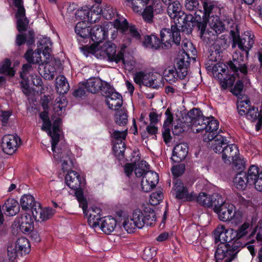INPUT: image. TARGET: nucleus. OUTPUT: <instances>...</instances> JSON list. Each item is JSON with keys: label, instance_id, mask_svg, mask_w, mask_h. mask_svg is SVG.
Instances as JSON below:
<instances>
[{"label": "nucleus", "instance_id": "nucleus-1", "mask_svg": "<svg viewBox=\"0 0 262 262\" xmlns=\"http://www.w3.org/2000/svg\"><path fill=\"white\" fill-rule=\"evenodd\" d=\"M39 116L43 121L41 129L47 132L51 138L52 150L53 152L54 159L62 163L61 168L63 172L68 171L70 168L68 161L70 160L71 154L69 148L66 146L62 148L56 147L60 138L61 119L59 118L56 119L52 125L47 112L44 111L41 112Z\"/></svg>", "mask_w": 262, "mask_h": 262}, {"label": "nucleus", "instance_id": "nucleus-2", "mask_svg": "<svg viewBox=\"0 0 262 262\" xmlns=\"http://www.w3.org/2000/svg\"><path fill=\"white\" fill-rule=\"evenodd\" d=\"M87 216L88 222L93 228H99L105 234L113 232L117 225L116 220L111 216L101 217V209L98 207L90 208Z\"/></svg>", "mask_w": 262, "mask_h": 262}, {"label": "nucleus", "instance_id": "nucleus-3", "mask_svg": "<svg viewBox=\"0 0 262 262\" xmlns=\"http://www.w3.org/2000/svg\"><path fill=\"white\" fill-rule=\"evenodd\" d=\"M190 127L193 132L202 133L205 142H209L212 139L213 132L218 130L219 123L214 118L205 117L202 115L193 122Z\"/></svg>", "mask_w": 262, "mask_h": 262}, {"label": "nucleus", "instance_id": "nucleus-4", "mask_svg": "<svg viewBox=\"0 0 262 262\" xmlns=\"http://www.w3.org/2000/svg\"><path fill=\"white\" fill-rule=\"evenodd\" d=\"M132 221L137 228H142L145 225L152 226L156 223V215L154 210L149 206H145L143 210L136 209L133 211Z\"/></svg>", "mask_w": 262, "mask_h": 262}, {"label": "nucleus", "instance_id": "nucleus-5", "mask_svg": "<svg viewBox=\"0 0 262 262\" xmlns=\"http://www.w3.org/2000/svg\"><path fill=\"white\" fill-rule=\"evenodd\" d=\"M207 69L211 70L213 76L217 78L224 89L231 87L235 81V77L228 74V67L223 62L211 63Z\"/></svg>", "mask_w": 262, "mask_h": 262}, {"label": "nucleus", "instance_id": "nucleus-6", "mask_svg": "<svg viewBox=\"0 0 262 262\" xmlns=\"http://www.w3.org/2000/svg\"><path fill=\"white\" fill-rule=\"evenodd\" d=\"M242 247V243L236 242L234 244L220 243L214 254L216 262L224 259V262H231L236 257Z\"/></svg>", "mask_w": 262, "mask_h": 262}, {"label": "nucleus", "instance_id": "nucleus-7", "mask_svg": "<svg viewBox=\"0 0 262 262\" xmlns=\"http://www.w3.org/2000/svg\"><path fill=\"white\" fill-rule=\"evenodd\" d=\"M116 48L114 44L106 42L96 51V56L98 58L106 59L111 62L118 63L121 60L123 61V53L119 52L116 54Z\"/></svg>", "mask_w": 262, "mask_h": 262}, {"label": "nucleus", "instance_id": "nucleus-8", "mask_svg": "<svg viewBox=\"0 0 262 262\" xmlns=\"http://www.w3.org/2000/svg\"><path fill=\"white\" fill-rule=\"evenodd\" d=\"M161 42L166 48L171 46V43L179 45L180 43V32L177 26L172 25L171 29L164 28L160 31Z\"/></svg>", "mask_w": 262, "mask_h": 262}, {"label": "nucleus", "instance_id": "nucleus-9", "mask_svg": "<svg viewBox=\"0 0 262 262\" xmlns=\"http://www.w3.org/2000/svg\"><path fill=\"white\" fill-rule=\"evenodd\" d=\"M217 199L218 201L213 208V210L217 214L221 221L227 222L231 219V215L235 207L233 205L225 202L222 196H217Z\"/></svg>", "mask_w": 262, "mask_h": 262}, {"label": "nucleus", "instance_id": "nucleus-10", "mask_svg": "<svg viewBox=\"0 0 262 262\" xmlns=\"http://www.w3.org/2000/svg\"><path fill=\"white\" fill-rule=\"evenodd\" d=\"M115 28L121 30L124 34L128 35L130 38L134 41H140L141 34L139 30L135 26H128L126 19L119 17L116 18L113 23Z\"/></svg>", "mask_w": 262, "mask_h": 262}, {"label": "nucleus", "instance_id": "nucleus-11", "mask_svg": "<svg viewBox=\"0 0 262 262\" xmlns=\"http://www.w3.org/2000/svg\"><path fill=\"white\" fill-rule=\"evenodd\" d=\"M175 196L178 200L184 202H193L195 200L196 193L191 190L189 187L184 186L183 183L177 180L174 184L173 188Z\"/></svg>", "mask_w": 262, "mask_h": 262}, {"label": "nucleus", "instance_id": "nucleus-12", "mask_svg": "<svg viewBox=\"0 0 262 262\" xmlns=\"http://www.w3.org/2000/svg\"><path fill=\"white\" fill-rule=\"evenodd\" d=\"M20 144V138L16 135H6L2 139L3 150L7 155L13 154Z\"/></svg>", "mask_w": 262, "mask_h": 262}, {"label": "nucleus", "instance_id": "nucleus-13", "mask_svg": "<svg viewBox=\"0 0 262 262\" xmlns=\"http://www.w3.org/2000/svg\"><path fill=\"white\" fill-rule=\"evenodd\" d=\"M247 58L241 53H235L233 55L232 60L228 63L229 67L235 73L239 72L243 75H246L248 73Z\"/></svg>", "mask_w": 262, "mask_h": 262}, {"label": "nucleus", "instance_id": "nucleus-14", "mask_svg": "<svg viewBox=\"0 0 262 262\" xmlns=\"http://www.w3.org/2000/svg\"><path fill=\"white\" fill-rule=\"evenodd\" d=\"M159 181L158 174L153 171H148L143 177L141 181L142 190L147 192L151 191L157 184Z\"/></svg>", "mask_w": 262, "mask_h": 262}, {"label": "nucleus", "instance_id": "nucleus-15", "mask_svg": "<svg viewBox=\"0 0 262 262\" xmlns=\"http://www.w3.org/2000/svg\"><path fill=\"white\" fill-rule=\"evenodd\" d=\"M254 35L250 32H245L236 41L238 48L242 51H245L247 57L249 55V51L251 49L254 43Z\"/></svg>", "mask_w": 262, "mask_h": 262}, {"label": "nucleus", "instance_id": "nucleus-16", "mask_svg": "<svg viewBox=\"0 0 262 262\" xmlns=\"http://www.w3.org/2000/svg\"><path fill=\"white\" fill-rule=\"evenodd\" d=\"M249 176L255 189L262 191V170L260 171L258 166L252 165L249 168Z\"/></svg>", "mask_w": 262, "mask_h": 262}, {"label": "nucleus", "instance_id": "nucleus-17", "mask_svg": "<svg viewBox=\"0 0 262 262\" xmlns=\"http://www.w3.org/2000/svg\"><path fill=\"white\" fill-rule=\"evenodd\" d=\"M190 59V57L188 54L181 53L176 60L174 68L180 73L181 77H185L187 74Z\"/></svg>", "mask_w": 262, "mask_h": 262}, {"label": "nucleus", "instance_id": "nucleus-18", "mask_svg": "<svg viewBox=\"0 0 262 262\" xmlns=\"http://www.w3.org/2000/svg\"><path fill=\"white\" fill-rule=\"evenodd\" d=\"M110 133L112 134V137L118 140H121L120 143H117L113 146V150L118 156H123L125 150V144L122 141L124 140L127 135L126 130L124 131H118L112 129Z\"/></svg>", "mask_w": 262, "mask_h": 262}, {"label": "nucleus", "instance_id": "nucleus-19", "mask_svg": "<svg viewBox=\"0 0 262 262\" xmlns=\"http://www.w3.org/2000/svg\"><path fill=\"white\" fill-rule=\"evenodd\" d=\"M107 31L104 27L95 25L91 29L90 37L96 43H99L107 37Z\"/></svg>", "mask_w": 262, "mask_h": 262}, {"label": "nucleus", "instance_id": "nucleus-20", "mask_svg": "<svg viewBox=\"0 0 262 262\" xmlns=\"http://www.w3.org/2000/svg\"><path fill=\"white\" fill-rule=\"evenodd\" d=\"M233 185L239 191L245 190L247 186V184H252V182L250 181L249 176V170L247 173L245 171H241L237 173L233 179Z\"/></svg>", "mask_w": 262, "mask_h": 262}, {"label": "nucleus", "instance_id": "nucleus-21", "mask_svg": "<svg viewBox=\"0 0 262 262\" xmlns=\"http://www.w3.org/2000/svg\"><path fill=\"white\" fill-rule=\"evenodd\" d=\"M217 196L221 195L218 194L210 195L205 192H200L198 196L196 195L195 200L200 205L203 206L207 207L213 206L214 207L218 201Z\"/></svg>", "mask_w": 262, "mask_h": 262}, {"label": "nucleus", "instance_id": "nucleus-22", "mask_svg": "<svg viewBox=\"0 0 262 262\" xmlns=\"http://www.w3.org/2000/svg\"><path fill=\"white\" fill-rule=\"evenodd\" d=\"M188 148L186 144H179L173 149L171 160L175 163H180L184 160L188 154Z\"/></svg>", "mask_w": 262, "mask_h": 262}, {"label": "nucleus", "instance_id": "nucleus-23", "mask_svg": "<svg viewBox=\"0 0 262 262\" xmlns=\"http://www.w3.org/2000/svg\"><path fill=\"white\" fill-rule=\"evenodd\" d=\"M167 12L170 18L174 19L175 24H180V18L185 14L181 11V5L178 1H175L171 4L169 3Z\"/></svg>", "mask_w": 262, "mask_h": 262}, {"label": "nucleus", "instance_id": "nucleus-24", "mask_svg": "<svg viewBox=\"0 0 262 262\" xmlns=\"http://www.w3.org/2000/svg\"><path fill=\"white\" fill-rule=\"evenodd\" d=\"M18 224L20 230L23 233L32 231L34 228V222L30 214L25 213L18 219Z\"/></svg>", "mask_w": 262, "mask_h": 262}, {"label": "nucleus", "instance_id": "nucleus-25", "mask_svg": "<svg viewBox=\"0 0 262 262\" xmlns=\"http://www.w3.org/2000/svg\"><path fill=\"white\" fill-rule=\"evenodd\" d=\"M217 130L213 132L212 139L209 141H212V148L214 152L222 153L224 148L223 145H226L229 141L226 137L220 135Z\"/></svg>", "mask_w": 262, "mask_h": 262}, {"label": "nucleus", "instance_id": "nucleus-26", "mask_svg": "<svg viewBox=\"0 0 262 262\" xmlns=\"http://www.w3.org/2000/svg\"><path fill=\"white\" fill-rule=\"evenodd\" d=\"M239 155L237 145L231 144L224 147L222 152V159L225 163L230 164L231 161Z\"/></svg>", "mask_w": 262, "mask_h": 262}, {"label": "nucleus", "instance_id": "nucleus-27", "mask_svg": "<svg viewBox=\"0 0 262 262\" xmlns=\"http://www.w3.org/2000/svg\"><path fill=\"white\" fill-rule=\"evenodd\" d=\"M201 3L202 9L200 13L203 18H209L211 13H215L219 10L216 3L211 0H201Z\"/></svg>", "mask_w": 262, "mask_h": 262}, {"label": "nucleus", "instance_id": "nucleus-28", "mask_svg": "<svg viewBox=\"0 0 262 262\" xmlns=\"http://www.w3.org/2000/svg\"><path fill=\"white\" fill-rule=\"evenodd\" d=\"M84 88L87 92L95 94L102 89L104 81L99 78H90L86 81L83 82Z\"/></svg>", "mask_w": 262, "mask_h": 262}, {"label": "nucleus", "instance_id": "nucleus-29", "mask_svg": "<svg viewBox=\"0 0 262 262\" xmlns=\"http://www.w3.org/2000/svg\"><path fill=\"white\" fill-rule=\"evenodd\" d=\"M36 208H34V211H33V217L36 221H46L49 219L53 214L52 209L45 208L41 207L40 204H37Z\"/></svg>", "mask_w": 262, "mask_h": 262}, {"label": "nucleus", "instance_id": "nucleus-30", "mask_svg": "<svg viewBox=\"0 0 262 262\" xmlns=\"http://www.w3.org/2000/svg\"><path fill=\"white\" fill-rule=\"evenodd\" d=\"M37 204L39 203L35 200L33 195L28 194L23 195L20 199V205L21 209L25 211L31 210L32 214L34 211V208H36Z\"/></svg>", "mask_w": 262, "mask_h": 262}, {"label": "nucleus", "instance_id": "nucleus-31", "mask_svg": "<svg viewBox=\"0 0 262 262\" xmlns=\"http://www.w3.org/2000/svg\"><path fill=\"white\" fill-rule=\"evenodd\" d=\"M67 185L71 189L78 188L82 184L80 176L75 171L68 172L65 177Z\"/></svg>", "mask_w": 262, "mask_h": 262}, {"label": "nucleus", "instance_id": "nucleus-32", "mask_svg": "<svg viewBox=\"0 0 262 262\" xmlns=\"http://www.w3.org/2000/svg\"><path fill=\"white\" fill-rule=\"evenodd\" d=\"M75 31L78 36V39L80 41H83L90 37L91 29L84 21H79L76 24Z\"/></svg>", "mask_w": 262, "mask_h": 262}, {"label": "nucleus", "instance_id": "nucleus-33", "mask_svg": "<svg viewBox=\"0 0 262 262\" xmlns=\"http://www.w3.org/2000/svg\"><path fill=\"white\" fill-rule=\"evenodd\" d=\"M121 95L118 92L114 93L106 98V103L110 109L117 111L122 105Z\"/></svg>", "mask_w": 262, "mask_h": 262}, {"label": "nucleus", "instance_id": "nucleus-34", "mask_svg": "<svg viewBox=\"0 0 262 262\" xmlns=\"http://www.w3.org/2000/svg\"><path fill=\"white\" fill-rule=\"evenodd\" d=\"M3 210L8 216L15 215L19 210L18 203L13 199H9L3 205Z\"/></svg>", "mask_w": 262, "mask_h": 262}, {"label": "nucleus", "instance_id": "nucleus-35", "mask_svg": "<svg viewBox=\"0 0 262 262\" xmlns=\"http://www.w3.org/2000/svg\"><path fill=\"white\" fill-rule=\"evenodd\" d=\"M209 26L216 34H221L225 29L223 23L217 15H211L208 18Z\"/></svg>", "mask_w": 262, "mask_h": 262}, {"label": "nucleus", "instance_id": "nucleus-36", "mask_svg": "<svg viewBox=\"0 0 262 262\" xmlns=\"http://www.w3.org/2000/svg\"><path fill=\"white\" fill-rule=\"evenodd\" d=\"M25 42L27 45H31L34 42V32L33 30H29L27 33L18 34L16 37V44L20 46Z\"/></svg>", "mask_w": 262, "mask_h": 262}, {"label": "nucleus", "instance_id": "nucleus-37", "mask_svg": "<svg viewBox=\"0 0 262 262\" xmlns=\"http://www.w3.org/2000/svg\"><path fill=\"white\" fill-rule=\"evenodd\" d=\"M74 190H75V195L79 203V207L82 208L84 214L87 216L90 213V212H89L90 209L88 210H87L88 203L86 198L83 195V190L80 186Z\"/></svg>", "mask_w": 262, "mask_h": 262}, {"label": "nucleus", "instance_id": "nucleus-38", "mask_svg": "<svg viewBox=\"0 0 262 262\" xmlns=\"http://www.w3.org/2000/svg\"><path fill=\"white\" fill-rule=\"evenodd\" d=\"M20 255L26 254L30 251V245L28 239L24 237L17 239L14 246Z\"/></svg>", "mask_w": 262, "mask_h": 262}, {"label": "nucleus", "instance_id": "nucleus-39", "mask_svg": "<svg viewBox=\"0 0 262 262\" xmlns=\"http://www.w3.org/2000/svg\"><path fill=\"white\" fill-rule=\"evenodd\" d=\"M52 42L50 38L43 37L39 41V45L40 51L42 50V54L46 59H49L51 56Z\"/></svg>", "mask_w": 262, "mask_h": 262}, {"label": "nucleus", "instance_id": "nucleus-40", "mask_svg": "<svg viewBox=\"0 0 262 262\" xmlns=\"http://www.w3.org/2000/svg\"><path fill=\"white\" fill-rule=\"evenodd\" d=\"M56 91L60 94L68 92L70 89L69 84L67 78L63 75H59L56 78Z\"/></svg>", "mask_w": 262, "mask_h": 262}, {"label": "nucleus", "instance_id": "nucleus-41", "mask_svg": "<svg viewBox=\"0 0 262 262\" xmlns=\"http://www.w3.org/2000/svg\"><path fill=\"white\" fill-rule=\"evenodd\" d=\"M41 51L36 49L34 52L32 50H28L25 54V58L30 63H39L41 60Z\"/></svg>", "mask_w": 262, "mask_h": 262}, {"label": "nucleus", "instance_id": "nucleus-42", "mask_svg": "<svg viewBox=\"0 0 262 262\" xmlns=\"http://www.w3.org/2000/svg\"><path fill=\"white\" fill-rule=\"evenodd\" d=\"M88 21L90 23H95L99 21L101 14L102 10L100 5H95L91 9H89Z\"/></svg>", "mask_w": 262, "mask_h": 262}, {"label": "nucleus", "instance_id": "nucleus-43", "mask_svg": "<svg viewBox=\"0 0 262 262\" xmlns=\"http://www.w3.org/2000/svg\"><path fill=\"white\" fill-rule=\"evenodd\" d=\"M202 115V113L200 109L194 108L191 110L185 117L186 126L190 127L193 122Z\"/></svg>", "mask_w": 262, "mask_h": 262}, {"label": "nucleus", "instance_id": "nucleus-44", "mask_svg": "<svg viewBox=\"0 0 262 262\" xmlns=\"http://www.w3.org/2000/svg\"><path fill=\"white\" fill-rule=\"evenodd\" d=\"M201 31V37L202 39L207 42H210L211 41L215 39V35L212 34V37L208 36L209 33L206 32V23L204 21H196V25Z\"/></svg>", "mask_w": 262, "mask_h": 262}, {"label": "nucleus", "instance_id": "nucleus-45", "mask_svg": "<svg viewBox=\"0 0 262 262\" xmlns=\"http://www.w3.org/2000/svg\"><path fill=\"white\" fill-rule=\"evenodd\" d=\"M213 233L215 243L220 242L221 243H226V229L224 225H219L214 230Z\"/></svg>", "mask_w": 262, "mask_h": 262}, {"label": "nucleus", "instance_id": "nucleus-46", "mask_svg": "<svg viewBox=\"0 0 262 262\" xmlns=\"http://www.w3.org/2000/svg\"><path fill=\"white\" fill-rule=\"evenodd\" d=\"M15 17L17 18V29L19 32L21 33L26 31L29 25V20L26 17L25 11H24L23 14L18 15V12H16Z\"/></svg>", "mask_w": 262, "mask_h": 262}, {"label": "nucleus", "instance_id": "nucleus-47", "mask_svg": "<svg viewBox=\"0 0 262 262\" xmlns=\"http://www.w3.org/2000/svg\"><path fill=\"white\" fill-rule=\"evenodd\" d=\"M185 234L188 239V243H192L197 241L200 232L197 226L192 225L186 230Z\"/></svg>", "mask_w": 262, "mask_h": 262}, {"label": "nucleus", "instance_id": "nucleus-48", "mask_svg": "<svg viewBox=\"0 0 262 262\" xmlns=\"http://www.w3.org/2000/svg\"><path fill=\"white\" fill-rule=\"evenodd\" d=\"M160 40L155 35H147L145 37L144 45L147 47L157 49L160 47Z\"/></svg>", "mask_w": 262, "mask_h": 262}, {"label": "nucleus", "instance_id": "nucleus-49", "mask_svg": "<svg viewBox=\"0 0 262 262\" xmlns=\"http://www.w3.org/2000/svg\"><path fill=\"white\" fill-rule=\"evenodd\" d=\"M180 73L174 67L168 71L165 70V78L169 83L176 82L178 78L183 79L185 77H181L180 75Z\"/></svg>", "mask_w": 262, "mask_h": 262}, {"label": "nucleus", "instance_id": "nucleus-50", "mask_svg": "<svg viewBox=\"0 0 262 262\" xmlns=\"http://www.w3.org/2000/svg\"><path fill=\"white\" fill-rule=\"evenodd\" d=\"M115 116V122L119 126H125L128 122L127 111L124 109L116 111Z\"/></svg>", "mask_w": 262, "mask_h": 262}, {"label": "nucleus", "instance_id": "nucleus-51", "mask_svg": "<svg viewBox=\"0 0 262 262\" xmlns=\"http://www.w3.org/2000/svg\"><path fill=\"white\" fill-rule=\"evenodd\" d=\"M251 102L249 99L238 100L237 102V109L238 114L241 116L245 115L247 112L250 109Z\"/></svg>", "mask_w": 262, "mask_h": 262}, {"label": "nucleus", "instance_id": "nucleus-52", "mask_svg": "<svg viewBox=\"0 0 262 262\" xmlns=\"http://www.w3.org/2000/svg\"><path fill=\"white\" fill-rule=\"evenodd\" d=\"M100 7L102 10V16L106 19H111L115 16L116 11L111 6L106 4H103Z\"/></svg>", "mask_w": 262, "mask_h": 262}, {"label": "nucleus", "instance_id": "nucleus-53", "mask_svg": "<svg viewBox=\"0 0 262 262\" xmlns=\"http://www.w3.org/2000/svg\"><path fill=\"white\" fill-rule=\"evenodd\" d=\"M182 52L181 53H186L188 55H194L196 52L195 48L193 44L187 39L183 40L182 42Z\"/></svg>", "mask_w": 262, "mask_h": 262}, {"label": "nucleus", "instance_id": "nucleus-54", "mask_svg": "<svg viewBox=\"0 0 262 262\" xmlns=\"http://www.w3.org/2000/svg\"><path fill=\"white\" fill-rule=\"evenodd\" d=\"M130 3L133 11L137 13H141L144 6L149 0H127Z\"/></svg>", "mask_w": 262, "mask_h": 262}, {"label": "nucleus", "instance_id": "nucleus-55", "mask_svg": "<svg viewBox=\"0 0 262 262\" xmlns=\"http://www.w3.org/2000/svg\"><path fill=\"white\" fill-rule=\"evenodd\" d=\"M67 105V101L64 96H60L56 98L54 104L53 109L55 113L60 115Z\"/></svg>", "mask_w": 262, "mask_h": 262}, {"label": "nucleus", "instance_id": "nucleus-56", "mask_svg": "<svg viewBox=\"0 0 262 262\" xmlns=\"http://www.w3.org/2000/svg\"><path fill=\"white\" fill-rule=\"evenodd\" d=\"M56 70L54 66L50 63H46L44 67L43 77L47 80H52L54 78Z\"/></svg>", "mask_w": 262, "mask_h": 262}, {"label": "nucleus", "instance_id": "nucleus-57", "mask_svg": "<svg viewBox=\"0 0 262 262\" xmlns=\"http://www.w3.org/2000/svg\"><path fill=\"white\" fill-rule=\"evenodd\" d=\"M181 19L183 25H182V27L184 26L186 28H190V29H192V27H194L196 25V20L195 18L193 17L192 14H186L184 18H180Z\"/></svg>", "mask_w": 262, "mask_h": 262}, {"label": "nucleus", "instance_id": "nucleus-58", "mask_svg": "<svg viewBox=\"0 0 262 262\" xmlns=\"http://www.w3.org/2000/svg\"><path fill=\"white\" fill-rule=\"evenodd\" d=\"M201 0H186L185 7L189 11H199L202 10V5H200Z\"/></svg>", "mask_w": 262, "mask_h": 262}, {"label": "nucleus", "instance_id": "nucleus-59", "mask_svg": "<svg viewBox=\"0 0 262 262\" xmlns=\"http://www.w3.org/2000/svg\"><path fill=\"white\" fill-rule=\"evenodd\" d=\"M11 63L9 59H6L0 68V72L8 75L13 76L15 74V71L11 67Z\"/></svg>", "mask_w": 262, "mask_h": 262}, {"label": "nucleus", "instance_id": "nucleus-60", "mask_svg": "<svg viewBox=\"0 0 262 262\" xmlns=\"http://www.w3.org/2000/svg\"><path fill=\"white\" fill-rule=\"evenodd\" d=\"M241 243L237 238L235 230L232 228L226 229V244H233L235 243Z\"/></svg>", "mask_w": 262, "mask_h": 262}, {"label": "nucleus", "instance_id": "nucleus-61", "mask_svg": "<svg viewBox=\"0 0 262 262\" xmlns=\"http://www.w3.org/2000/svg\"><path fill=\"white\" fill-rule=\"evenodd\" d=\"M246 117L251 121H255L258 119V118L262 117V115L258 111V108L254 106L251 107L250 109L247 112Z\"/></svg>", "mask_w": 262, "mask_h": 262}, {"label": "nucleus", "instance_id": "nucleus-62", "mask_svg": "<svg viewBox=\"0 0 262 262\" xmlns=\"http://www.w3.org/2000/svg\"><path fill=\"white\" fill-rule=\"evenodd\" d=\"M250 224L248 223H244L240 226L237 230H235L236 236L238 241L242 238L246 236L249 230Z\"/></svg>", "mask_w": 262, "mask_h": 262}, {"label": "nucleus", "instance_id": "nucleus-63", "mask_svg": "<svg viewBox=\"0 0 262 262\" xmlns=\"http://www.w3.org/2000/svg\"><path fill=\"white\" fill-rule=\"evenodd\" d=\"M143 19L147 23H151L154 17L153 8L151 6H146L141 12Z\"/></svg>", "mask_w": 262, "mask_h": 262}, {"label": "nucleus", "instance_id": "nucleus-64", "mask_svg": "<svg viewBox=\"0 0 262 262\" xmlns=\"http://www.w3.org/2000/svg\"><path fill=\"white\" fill-rule=\"evenodd\" d=\"M149 166L146 161H142L139 166L134 170L136 177H141L143 175L144 176L145 173L148 171Z\"/></svg>", "mask_w": 262, "mask_h": 262}]
</instances>
